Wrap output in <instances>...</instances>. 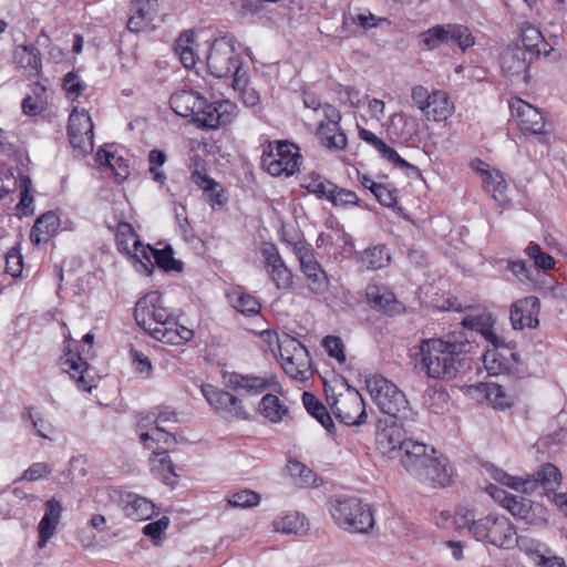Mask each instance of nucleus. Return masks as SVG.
I'll return each instance as SVG.
<instances>
[{
	"mask_svg": "<svg viewBox=\"0 0 567 567\" xmlns=\"http://www.w3.org/2000/svg\"><path fill=\"white\" fill-rule=\"evenodd\" d=\"M540 300L536 296L520 298L511 305L509 320L514 330L535 329L539 324Z\"/></svg>",
	"mask_w": 567,
	"mask_h": 567,
	"instance_id": "obj_17",
	"label": "nucleus"
},
{
	"mask_svg": "<svg viewBox=\"0 0 567 567\" xmlns=\"http://www.w3.org/2000/svg\"><path fill=\"white\" fill-rule=\"evenodd\" d=\"M60 219L53 212H47L37 218L30 239L35 245L47 243L59 229Z\"/></svg>",
	"mask_w": 567,
	"mask_h": 567,
	"instance_id": "obj_38",
	"label": "nucleus"
},
{
	"mask_svg": "<svg viewBox=\"0 0 567 567\" xmlns=\"http://www.w3.org/2000/svg\"><path fill=\"white\" fill-rule=\"evenodd\" d=\"M452 468L442 455L433 454L429 462L416 473L415 477L432 486L445 487L452 483Z\"/></svg>",
	"mask_w": 567,
	"mask_h": 567,
	"instance_id": "obj_22",
	"label": "nucleus"
},
{
	"mask_svg": "<svg viewBox=\"0 0 567 567\" xmlns=\"http://www.w3.org/2000/svg\"><path fill=\"white\" fill-rule=\"evenodd\" d=\"M234 308L243 315L251 316L260 311L261 305L256 297L248 293H240L234 301Z\"/></svg>",
	"mask_w": 567,
	"mask_h": 567,
	"instance_id": "obj_63",
	"label": "nucleus"
},
{
	"mask_svg": "<svg viewBox=\"0 0 567 567\" xmlns=\"http://www.w3.org/2000/svg\"><path fill=\"white\" fill-rule=\"evenodd\" d=\"M360 261L367 270H378L389 266L390 250L385 245L368 247L361 255Z\"/></svg>",
	"mask_w": 567,
	"mask_h": 567,
	"instance_id": "obj_45",
	"label": "nucleus"
},
{
	"mask_svg": "<svg viewBox=\"0 0 567 567\" xmlns=\"http://www.w3.org/2000/svg\"><path fill=\"white\" fill-rule=\"evenodd\" d=\"M433 454H436L433 447L421 442L409 440L405 442V445H403L399 457L403 467L415 476Z\"/></svg>",
	"mask_w": 567,
	"mask_h": 567,
	"instance_id": "obj_23",
	"label": "nucleus"
},
{
	"mask_svg": "<svg viewBox=\"0 0 567 567\" xmlns=\"http://www.w3.org/2000/svg\"><path fill=\"white\" fill-rule=\"evenodd\" d=\"M155 264L165 271H182L183 264L174 258V252L171 246H166L163 249H154L152 246L146 245L143 248L141 258L135 264L137 271L151 276L154 270Z\"/></svg>",
	"mask_w": 567,
	"mask_h": 567,
	"instance_id": "obj_16",
	"label": "nucleus"
},
{
	"mask_svg": "<svg viewBox=\"0 0 567 567\" xmlns=\"http://www.w3.org/2000/svg\"><path fill=\"white\" fill-rule=\"evenodd\" d=\"M454 110V104L451 102L447 93L435 90L432 92V100H430L429 106H426L423 113L427 120L443 122L452 116Z\"/></svg>",
	"mask_w": 567,
	"mask_h": 567,
	"instance_id": "obj_35",
	"label": "nucleus"
},
{
	"mask_svg": "<svg viewBox=\"0 0 567 567\" xmlns=\"http://www.w3.org/2000/svg\"><path fill=\"white\" fill-rule=\"evenodd\" d=\"M44 507V515L38 525L39 548H44L48 542L53 537L62 516L61 502L55 497L48 499Z\"/></svg>",
	"mask_w": 567,
	"mask_h": 567,
	"instance_id": "obj_29",
	"label": "nucleus"
},
{
	"mask_svg": "<svg viewBox=\"0 0 567 567\" xmlns=\"http://www.w3.org/2000/svg\"><path fill=\"white\" fill-rule=\"evenodd\" d=\"M61 365L76 382L79 389L86 392L91 391L92 378L89 374V364L79 353L66 352L61 358Z\"/></svg>",
	"mask_w": 567,
	"mask_h": 567,
	"instance_id": "obj_30",
	"label": "nucleus"
},
{
	"mask_svg": "<svg viewBox=\"0 0 567 567\" xmlns=\"http://www.w3.org/2000/svg\"><path fill=\"white\" fill-rule=\"evenodd\" d=\"M446 45L456 44L463 52L475 44V38L472 31L463 24H445Z\"/></svg>",
	"mask_w": 567,
	"mask_h": 567,
	"instance_id": "obj_47",
	"label": "nucleus"
},
{
	"mask_svg": "<svg viewBox=\"0 0 567 567\" xmlns=\"http://www.w3.org/2000/svg\"><path fill=\"white\" fill-rule=\"evenodd\" d=\"M519 31L526 52L536 55H547L551 52L553 48L546 42L543 33L535 25L529 22H523Z\"/></svg>",
	"mask_w": 567,
	"mask_h": 567,
	"instance_id": "obj_34",
	"label": "nucleus"
},
{
	"mask_svg": "<svg viewBox=\"0 0 567 567\" xmlns=\"http://www.w3.org/2000/svg\"><path fill=\"white\" fill-rule=\"evenodd\" d=\"M302 403L307 412L313 416L326 430L330 431L334 424L327 411V408L320 402L316 395L310 392L302 394Z\"/></svg>",
	"mask_w": 567,
	"mask_h": 567,
	"instance_id": "obj_49",
	"label": "nucleus"
},
{
	"mask_svg": "<svg viewBox=\"0 0 567 567\" xmlns=\"http://www.w3.org/2000/svg\"><path fill=\"white\" fill-rule=\"evenodd\" d=\"M157 9L158 0H134L127 29L136 33L152 30Z\"/></svg>",
	"mask_w": 567,
	"mask_h": 567,
	"instance_id": "obj_25",
	"label": "nucleus"
},
{
	"mask_svg": "<svg viewBox=\"0 0 567 567\" xmlns=\"http://www.w3.org/2000/svg\"><path fill=\"white\" fill-rule=\"evenodd\" d=\"M166 158V154L161 150H152L148 154L150 173L153 179L161 184L165 182L166 175L159 167L165 164Z\"/></svg>",
	"mask_w": 567,
	"mask_h": 567,
	"instance_id": "obj_62",
	"label": "nucleus"
},
{
	"mask_svg": "<svg viewBox=\"0 0 567 567\" xmlns=\"http://www.w3.org/2000/svg\"><path fill=\"white\" fill-rule=\"evenodd\" d=\"M470 348V341L462 333L423 339L420 343L421 368L429 378L453 379L458 373Z\"/></svg>",
	"mask_w": 567,
	"mask_h": 567,
	"instance_id": "obj_1",
	"label": "nucleus"
},
{
	"mask_svg": "<svg viewBox=\"0 0 567 567\" xmlns=\"http://www.w3.org/2000/svg\"><path fill=\"white\" fill-rule=\"evenodd\" d=\"M190 181L202 190L208 192L217 186V182L209 176L205 168V163L198 156L193 158V166L190 171Z\"/></svg>",
	"mask_w": 567,
	"mask_h": 567,
	"instance_id": "obj_52",
	"label": "nucleus"
},
{
	"mask_svg": "<svg viewBox=\"0 0 567 567\" xmlns=\"http://www.w3.org/2000/svg\"><path fill=\"white\" fill-rule=\"evenodd\" d=\"M331 409L334 416L346 425H360L367 419L364 401L354 389H348L347 393L336 398Z\"/></svg>",
	"mask_w": 567,
	"mask_h": 567,
	"instance_id": "obj_13",
	"label": "nucleus"
},
{
	"mask_svg": "<svg viewBox=\"0 0 567 567\" xmlns=\"http://www.w3.org/2000/svg\"><path fill=\"white\" fill-rule=\"evenodd\" d=\"M115 240L118 251L126 255L134 264L141 258L142 250L146 246L143 245L133 226L126 221L117 224L115 228Z\"/></svg>",
	"mask_w": 567,
	"mask_h": 567,
	"instance_id": "obj_27",
	"label": "nucleus"
},
{
	"mask_svg": "<svg viewBox=\"0 0 567 567\" xmlns=\"http://www.w3.org/2000/svg\"><path fill=\"white\" fill-rule=\"evenodd\" d=\"M274 529L281 534H300L307 529L306 517L298 512L285 513L274 519Z\"/></svg>",
	"mask_w": 567,
	"mask_h": 567,
	"instance_id": "obj_46",
	"label": "nucleus"
},
{
	"mask_svg": "<svg viewBox=\"0 0 567 567\" xmlns=\"http://www.w3.org/2000/svg\"><path fill=\"white\" fill-rule=\"evenodd\" d=\"M358 136L360 140L371 145L375 151H378L382 158L395 167L405 171H417L414 165L402 158L393 147L389 146L371 131L358 125Z\"/></svg>",
	"mask_w": 567,
	"mask_h": 567,
	"instance_id": "obj_26",
	"label": "nucleus"
},
{
	"mask_svg": "<svg viewBox=\"0 0 567 567\" xmlns=\"http://www.w3.org/2000/svg\"><path fill=\"white\" fill-rule=\"evenodd\" d=\"M227 388L241 395H258L277 385L274 378L257 377L251 374L229 373L224 377Z\"/></svg>",
	"mask_w": 567,
	"mask_h": 567,
	"instance_id": "obj_20",
	"label": "nucleus"
},
{
	"mask_svg": "<svg viewBox=\"0 0 567 567\" xmlns=\"http://www.w3.org/2000/svg\"><path fill=\"white\" fill-rule=\"evenodd\" d=\"M123 511L126 517L134 520H147L157 514L155 504L140 495L128 494Z\"/></svg>",
	"mask_w": 567,
	"mask_h": 567,
	"instance_id": "obj_37",
	"label": "nucleus"
},
{
	"mask_svg": "<svg viewBox=\"0 0 567 567\" xmlns=\"http://www.w3.org/2000/svg\"><path fill=\"white\" fill-rule=\"evenodd\" d=\"M509 109L512 116L523 132L530 134H543L545 132L544 116L534 105L519 97H514L509 103Z\"/></svg>",
	"mask_w": 567,
	"mask_h": 567,
	"instance_id": "obj_18",
	"label": "nucleus"
},
{
	"mask_svg": "<svg viewBox=\"0 0 567 567\" xmlns=\"http://www.w3.org/2000/svg\"><path fill=\"white\" fill-rule=\"evenodd\" d=\"M280 365L296 381H306L312 375V361L308 349L296 338L281 333L276 336Z\"/></svg>",
	"mask_w": 567,
	"mask_h": 567,
	"instance_id": "obj_3",
	"label": "nucleus"
},
{
	"mask_svg": "<svg viewBox=\"0 0 567 567\" xmlns=\"http://www.w3.org/2000/svg\"><path fill=\"white\" fill-rule=\"evenodd\" d=\"M300 163V150L291 142L274 141L264 146L261 166L271 176H292L299 171Z\"/></svg>",
	"mask_w": 567,
	"mask_h": 567,
	"instance_id": "obj_4",
	"label": "nucleus"
},
{
	"mask_svg": "<svg viewBox=\"0 0 567 567\" xmlns=\"http://www.w3.org/2000/svg\"><path fill=\"white\" fill-rule=\"evenodd\" d=\"M169 518L162 516L156 522H151L143 527V534L150 537L155 545H159L163 540V534L169 526Z\"/></svg>",
	"mask_w": 567,
	"mask_h": 567,
	"instance_id": "obj_61",
	"label": "nucleus"
},
{
	"mask_svg": "<svg viewBox=\"0 0 567 567\" xmlns=\"http://www.w3.org/2000/svg\"><path fill=\"white\" fill-rule=\"evenodd\" d=\"M501 68L506 76L528 82L529 61L523 48H507L501 55Z\"/></svg>",
	"mask_w": 567,
	"mask_h": 567,
	"instance_id": "obj_24",
	"label": "nucleus"
},
{
	"mask_svg": "<svg viewBox=\"0 0 567 567\" xmlns=\"http://www.w3.org/2000/svg\"><path fill=\"white\" fill-rule=\"evenodd\" d=\"M364 382L372 401L382 413L396 417L399 413L406 410L408 400L392 381L381 374H369Z\"/></svg>",
	"mask_w": 567,
	"mask_h": 567,
	"instance_id": "obj_6",
	"label": "nucleus"
},
{
	"mask_svg": "<svg viewBox=\"0 0 567 567\" xmlns=\"http://www.w3.org/2000/svg\"><path fill=\"white\" fill-rule=\"evenodd\" d=\"M475 391L483 395L486 402L494 409L505 410L513 405V399L503 386L496 383H480L475 386Z\"/></svg>",
	"mask_w": 567,
	"mask_h": 567,
	"instance_id": "obj_41",
	"label": "nucleus"
},
{
	"mask_svg": "<svg viewBox=\"0 0 567 567\" xmlns=\"http://www.w3.org/2000/svg\"><path fill=\"white\" fill-rule=\"evenodd\" d=\"M408 441L403 426L395 420L379 422L375 443L383 455L391 458L398 457Z\"/></svg>",
	"mask_w": 567,
	"mask_h": 567,
	"instance_id": "obj_14",
	"label": "nucleus"
},
{
	"mask_svg": "<svg viewBox=\"0 0 567 567\" xmlns=\"http://www.w3.org/2000/svg\"><path fill=\"white\" fill-rule=\"evenodd\" d=\"M150 466L155 478L166 485L176 483L177 475L174 471V464L166 451H154L150 457Z\"/></svg>",
	"mask_w": 567,
	"mask_h": 567,
	"instance_id": "obj_36",
	"label": "nucleus"
},
{
	"mask_svg": "<svg viewBox=\"0 0 567 567\" xmlns=\"http://www.w3.org/2000/svg\"><path fill=\"white\" fill-rule=\"evenodd\" d=\"M63 87L69 97L75 100L82 94L86 85L80 80V76L75 71H71L64 76Z\"/></svg>",
	"mask_w": 567,
	"mask_h": 567,
	"instance_id": "obj_64",
	"label": "nucleus"
},
{
	"mask_svg": "<svg viewBox=\"0 0 567 567\" xmlns=\"http://www.w3.org/2000/svg\"><path fill=\"white\" fill-rule=\"evenodd\" d=\"M227 502L233 507L250 508L260 503V495L251 489H240L230 493L227 496Z\"/></svg>",
	"mask_w": 567,
	"mask_h": 567,
	"instance_id": "obj_57",
	"label": "nucleus"
},
{
	"mask_svg": "<svg viewBox=\"0 0 567 567\" xmlns=\"http://www.w3.org/2000/svg\"><path fill=\"white\" fill-rule=\"evenodd\" d=\"M329 200L336 207H348L359 205V197L352 190L341 188L334 184V189L331 190V195H328Z\"/></svg>",
	"mask_w": 567,
	"mask_h": 567,
	"instance_id": "obj_59",
	"label": "nucleus"
},
{
	"mask_svg": "<svg viewBox=\"0 0 567 567\" xmlns=\"http://www.w3.org/2000/svg\"><path fill=\"white\" fill-rule=\"evenodd\" d=\"M150 421H152L151 416L142 415L138 417L136 425L140 440L147 449L152 447L150 442H164L165 444L175 442L173 435L162 425L155 424L151 432L147 431V426L152 424Z\"/></svg>",
	"mask_w": 567,
	"mask_h": 567,
	"instance_id": "obj_39",
	"label": "nucleus"
},
{
	"mask_svg": "<svg viewBox=\"0 0 567 567\" xmlns=\"http://www.w3.org/2000/svg\"><path fill=\"white\" fill-rule=\"evenodd\" d=\"M491 475L496 482L515 491L528 492L527 485L530 483L529 478L512 476L501 468H493Z\"/></svg>",
	"mask_w": 567,
	"mask_h": 567,
	"instance_id": "obj_58",
	"label": "nucleus"
},
{
	"mask_svg": "<svg viewBox=\"0 0 567 567\" xmlns=\"http://www.w3.org/2000/svg\"><path fill=\"white\" fill-rule=\"evenodd\" d=\"M495 319L492 313L483 311L476 315H466L462 319V326L466 329L480 332L483 337L494 327Z\"/></svg>",
	"mask_w": 567,
	"mask_h": 567,
	"instance_id": "obj_54",
	"label": "nucleus"
},
{
	"mask_svg": "<svg viewBox=\"0 0 567 567\" xmlns=\"http://www.w3.org/2000/svg\"><path fill=\"white\" fill-rule=\"evenodd\" d=\"M260 414L271 423L281 422L288 415V406L274 394H266L259 403Z\"/></svg>",
	"mask_w": 567,
	"mask_h": 567,
	"instance_id": "obj_44",
	"label": "nucleus"
},
{
	"mask_svg": "<svg viewBox=\"0 0 567 567\" xmlns=\"http://www.w3.org/2000/svg\"><path fill=\"white\" fill-rule=\"evenodd\" d=\"M301 188L316 195L318 198H326L331 195L334 184L316 172L306 174L300 183Z\"/></svg>",
	"mask_w": 567,
	"mask_h": 567,
	"instance_id": "obj_48",
	"label": "nucleus"
},
{
	"mask_svg": "<svg viewBox=\"0 0 567 567\" xmlns=\"http://www.w3.org/2000/svg\"><path fill=\"white\" fill-rule=\"evenodd\" d=\"M206 64L209 73L218 79L237 78L239 72H245L239 54L234 43L227 38L216 39L206 56Z\"/></svg>",
	"mask_w": 567,
	"mask_h": 567,
	"instance_id": "obj_7",
	"label": "nucleus"
},
{
	"mask_svg": "<svg viewBox=\"0 0 567 567\" xmlns=\"http://www.w3.org/2000/svg\"><path fill=\"white\" fill-rule=\"evenodd\" d=\"M150 336H152L157 341H161L162 343L181 346L190 341L194 337V332L193 330L178 324L173 317L169 319V323L152 328Z\"/></svg>",
	"mask_w": 567,
	"mask_h": 567,
	"instance_id": "obj_31",
	"label": "nucleus"
},
{
	"mask_svg": "<svg viewBox=\"0 0 567 567\" xmlns=\"http://www.w3.org/2000/svg\"><path fill=\"white\" fill-rule=\"evenodd\" d=\"M20 200L16 205V215L19 217L33 214V197L31 195L32 182L30 177L22 175L19 179Z\"/></svg>",
	"mask_w": 567,
	"mask_h": 567,
	"instance_id": "obj_51",
	"label": "nucleus"
},
{
	"mask_svg": "<svg viewBox=\"0 0 567 567\" xmlns=\"http://www.w3.org/2000/svg\"><path fill=\"white\" fill-rule=\"evenodd\" d=\"M316 135L320 144L330 151H344L348 146V138L341 126L332 128L318 125Z\"/></svg>",
	"mask_w": 567,
	"mask_h": 567,
	"instance_id": "obj_43",
	"label": "nucleus"
},
{
	"mask_svg": "<svg viewBox=\"0 0 567 567\" xmlns=\"http://www.w3.org/2000/svg\"><path fill=\"white\" fill-rule=\"evenodd\" d=\"M483 185L485 190L492 194L495 200L501 202L503 199L507 184L499 171L486 172V176L483 177Z\"/></svg>",
	"mask_w": 567,
	"mask_h": 567,
	"instance_id": "obj_55",
	"label": "nucleus"
},
{
	"mask_svg": "<svg viewBox=\"0 0 567 567\" xmlns=\"http://www.w3.org/2000/svg\"><path fill=\"white\" fill-rule=\"evenodd\" d=\"M204 103V97L197 92L182 90L172 94L171 109L182 117H194L196 111Z\"/></svg>",
	"mask_w": 567,
	"mask_h": 567,
	"instance_id": "obj_33",
	"label": "nucleus"
},
{
	"mask_svg": "<svg viewBox=\"0 0 567 567\" xmlns=\"http://www.w3.org/2000/svg\"><path fill=\"white\" fill-rule=\"evenodd\" d=\"M519 361L515 348L488 349L483 355V363L488 374H509Z\"/></svg>",
	"mask_w": 567,
	"mask_h": 567,
	"instance_id": "obj_21",
	"label": "nucleus"
},
{
	"mask_svg": "<svg viewBox=\"0 0 567 567\" xmlns=\"http://www.w3.org/2000/svg\"><path fill=\"white\" fill-rule=\"evenodd\" d=\"M365 299L372 309L386 316L400 315L405 310L403 303L396 299L393 291L384 285H368L365 288Z\"/></svg>",
	"mask_w": 567,
	"mask_h": 567,
	"instance_id": "obj_19",
	"label": "nucleus"
},
{
	"mask_svg": "<svg viewBox=\"0 0 567 567\" xmlns=\"http://www.w3.org/2000/svg\"><path fill=\"white\" fill-rule=\"evenodd\" d=\"M331 515L338 526L350 533L365 534L374 526L371 508L357 497L336 499Z\"/></svg>",
	"mask_w": 567,
	"mask_h": 567,
	"instance_id": "obj_5",
	"label": "nucleus"
},
{
	"mask_svg": "<svg viewBox=\"0 0 567 567\" xmlns=\"http://www.w3.org/2000/svg\"><path fill=\"white\" fill-rule=\"evenodd\" d=\"M475 516L473 508L458 506L453 518L456 529L466 528L470 535L476 540L486 542L498 548H514L516 529L507 517L497 514H488L485 517L476 519Z\"/></svg>",
	"mask_w": 567,
	"mask_h": 567,
	"instance_id": "obj_2",
	"label": "nucleus"
},
{
	"mask_svg": "<svg viewBox=\"0 0 567 567\" xmlns=\"http://www.w3.org/2000/svg\"><path fill=\"white\" fill-rule=\"evenodd\" d=\"M237 116V105L229 100L208 103L204 99L197 109L193 122L200 128L216 130L230 124Z\"/></svg>",
	"mask_w": 567,
	"mask_h": 567,
	"instance_id": "obj_12",
	"label": "nucleus"
},
{
	"mask_svg": "<svg viewBox=\"0 0 567 567\" xmlns=\"http://www.w3.org/2000/svg\"><path fill=\"white\" fill-rule=\"evenodd\" d=\"M68 134L73 147L83 152L93 150V122L85 110L73 109L69 116Z\"/></svg>",
	"mask_w": 567,
	"mask_h": 567,
	"instance_id": "obj_15",
	"label": "nucleus"
},
{
	"mask_svg": "<svg viewBox=\"0 0 567 567\" xmlns=\"http://www.w3.org/2000/svg\"><path fill=\"white\" fill-rule=\"evenodd\" d=\"M233 89L240 92L243 102L248 106H255L259 103V93L249 86V78L247 71L239 72L237 78L233 80Z\"/></svg>",
	"mask_w": 567,
	"mask_h": 567,
	"instance_id": "obj_53",
	"label": "nucleus"
},
{
	"mask_svg": "<svg viewBox=\"0 0 567 567\" xmlns=\"http://www.w3.org/2000/svg\"><path fill=\"white\" fill-rule=\"evenodd\" d=\"M173 313L164 306L162 295L157 291H151L143 296L135 305L134 318L148 333L156 326L169 323Z\"/></svg>",
	"mask_w": 567,
	"mask_h": 567,
	"instance_id": "obj_8",
	"label": "nucleus"
},
{
	"mask_svg": "<svg viewBox=\"0 0 567 567\" xmlns=\"http://www.w3.org/2000/svg\"><path fill=\"white\" fill-rule=\"evenodd\" d=\"M196 47L195 33L193 31H184L176 40L175 53L186 69H192L197 62Z\"/></svg>",
	"mask_w": 567,
	"mask_h": 567,
	"instance_id": "obj_42",
	"label": "nucleus"
},
{
	"mask_svg": "<svg viewBox=\"0 0 567 567\" xmlns=\"http://www.w3.org/2000/svg\"><path fill=\"white\" fill-rule=\"evenodd\" d=\"M13 61L18 68L29 70L37 76L42 73L40 51L35 47L19 45L13 51Z\"/></svg>",
	"mask_w": 567,
	"mask_h": 567,
	"instance_id": "obj_40",
	"label": "nucleus"
},
{
	"mask_svg": "<svg viewBox=\"0 0 567 567\" xmlns=\"http://www.w3.org/2000/svg\"><path fill=\"white\" fill-rule=\"evenodd\" d=\"M488 492L491 496L514 517L529 522L532 516V502L529 499L523 496L507 494L504 489L494 485L488 487Z\"/></svg>",
	"mask_w": 567,
	"mask_h": 567,
	"instance_id": "obj_28",
	"label": "nucleus"
},
{
	"mask_svg": "<svg viewBox=\"0 0 567 567\" xmlns=\"http://www.w3.org/2000/svg\"><path fill=\"white\" fill-rule=\"evenodd\" d=\"M525 251L534 261L536 267L544 270H549L555 267V259L547 252L543 251L538 244L530 243Z\"/></svg>",
	"mask_w": 567,
	"mask_h": 567,
	"instance_id": "obj_60",
	"label": "nucleus"
},
{
	"mask_svg": "<svg viewBox=\"0 0 567 567\" xmlns=\"http://www.w3.org/2000/svg\"><path fill=\"white\" fill-rule=\"evenodd\" d=\"M202 392L208 404L220 417L228 421L248 419L249 414L241 399L237 395L212 384L203 385Z\"/></svg>",
	"mask_w": 567,
	"mask_h": 567,
	"instance_id": "obj_10",
	"label": "nucleus"
},
{
	"mask_svg": "<svg viewBox=\"0 0 567 567\" xmlns=\"http://www.w3.org/2000/svg\"><path fill=\"white\" fill-rule=\"evenodd\" d=\"M293 251L300 262L301 271L308 280V287L311 292L316 295L326 292L329 280L321 265L317 261L312 247L305 240H298L293 244Z\"/></svg>",
	"mask_w": 567,
	"mask_h": 567,
	"instance_id": "obj_11",
	"label": "nucleus"
},
{
	"mask_svg": "<svg viewBox=\"0 0 567 567\" xmlns=\"http://www.w3.org/2000/svg\"><path fill=\"white\" fill-rule=\"evenodd\" d=\"M525 478L530 480V483L527 485L528 491L539 486L546 492H553L560 485L561 473L554 464L545 463Z\"/></svg>",
	"mask_w": 567,
	"mask_h": 567,
	"instance_id": "obj_32",
	"label": "nucleus"
},
{
	"mask_svg": "<svg viewBox=\"0 0 567 567\" xmlns=\"http://www.w3.org/2000/svg\"><path fill=\"white\" fill-rule=\"evenodd\" d=\"M420 40L426 50H435L446 43L445 24L434 25L420 33Z\"/></svg>",
	"mask_w": 567,
	"mask_h": 567,
	"instance_id": "obj_56",
	"label": "nucleus"
},
{
	"mask_svg": "<svg viewBox=\"0 0 567 567\" xmlns=\"http://www.w3.org/2000/svg\"><path fill=\"white\" fill-rule=\"evenodd\" d=\"M260 261L268 279L278 290H289L293 285V274L282 259L278 247L262 243L259 248Z\"/></svg>",
	"mask_w": 567,
	"mask_h": 567,
	"instance_id": "obj_9",
	"label": "nucleus"
},
{
	"mask_svg": "<svg viewBox=\"0 0 567 567\" xmlns=\"http://www.w3.org/2000/svg\"><path fill=\"white\" fill-rule=\"evenodd\" d=\"M97 162L107 166L117 182L125 181L130 175V167L123 157L116 156L115 154L105 150H100L96 154Z\"/></svg>",
	"mask_w": 567,
	"mask_h": 567,
	"instance_id": "obj_50",
	"label": "nucleus"
}]
</instances>
